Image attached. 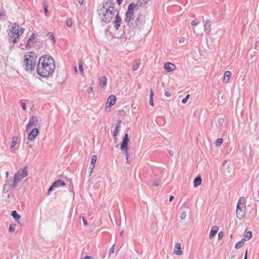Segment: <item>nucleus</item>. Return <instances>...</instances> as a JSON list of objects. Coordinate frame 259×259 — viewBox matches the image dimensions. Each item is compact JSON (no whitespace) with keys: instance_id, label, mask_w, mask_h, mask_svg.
Instances as JSON below:
<instances>
[{"instance_id":"20e7f679","label":"nucleus","mask_w":259,"mask_h":259,"mask_svg":"<svg viewBox=\"0 0 259 259\" xmlns=\"http://www.w3.org/2000/svg\"><path fill=\"white\" fill-rule=\"evenodd\" d=\"M24 28L20 27L19 24L14 23L11 28L8 32V40L10 42L15 44L17 42V39L24 32Z\"/></svg>"},{"instance_id":"69168bd1","label":"nucleus","mask_w":259,"mask_h":259,"mask_svg":"<svg viewBox=\"0 0 259 259\" xmlns=\"http://www.w3.org/2000/svg\"><path fill=\"white\" fill-rule=\"evenodd\" d=\"M122 233H123V231H122L120 233V236H122Z\"/></svg>"},{"instance_id":"338daca9","label":"nucleus","mask_w":259,"mask_h":259,"mask_svg":"<svg viewBox=\"0 0 259 259\" xmlns=\"http://www.w3.org/2000/svg\"><path fill=\"white\" fill-rule=\"evenodd\" d=\"M6 184H5L4 186V189H6Z\"/></svg>"},{"instance_id":"9d476101","label":"nucleus","mask_w":259,"mask_h":259,"mask_svg":"<svg viewBox=\"0 0 259 259\" xmlns=\"http://www.w3.org/2000/svg\"><path fill=\"white\" fill-rule=\"evenodd\" d=\"M243 207H244V206L243 205L242 206H239V205H237V208H236V215L238 219L241 220L243 219L244 215V212L243 210Z\"/></svg>"},{"instance_id":"7ed1b4c3","label":"nucleus","mask_w":259,"mask_h":259,"mask_svg":"<svg viewBox=\"0 0 259 259\" xmlns=\"http://www.w3.org/2000/svg\"><path fill=\"white\" fill-rule=\"evenodd\" d=\"M108 4L106 2L99 6L97 10L98 15L102 16L101 21L105 23H109L114 17V8L112 6H108Z\"/></svg>"},{"instance_id":"a211bd4d","label":"nucleus","mask_w":259,"mask_h":259,"mask_svg":"<svg viewBox=\"0 0 259 259\" xmlns=\"http://www.w3.org/2000/svg\"><path fill=\"white\" fill-rule=\"evenodd\" d=\"M219 230L218 227L214 226H213L211 229L210 233L209 234V238L211 239L212 238L217 234Z\"/></svg>"},{"instance_id":"c85d7f7f","label":"nucleus","mask_w":259,"mask_h":259,"mask_svg":"<svg viewBox=\"0 0 259 259\" xmlns=\"http://www.w3.org/2000/svg\"><path fill=\"white\" fill-rule=\"evenodd\" d=\"M79 70L81 75H83V68L82 66V63L81 61H79L78 63Z\"/></svg>"},{"instance_id":"423d86ee","label":"nucleus","mask_w":259,"mask_h":259,"mask_svg":"<svg viewBox=\"0 0 259 259\" xmlns=\"http://www.w3.org/2000/svg\"><path fill=\"white\" fill-rule=\"evenodd\" d=\"M129 141L130 139L128 138V134L126 133L123 138V140L120 145V149L123 152V153L125 155L126 159L127 160V162H128V159L129 156L128 148V144Z\"/></svg>"},{"instance_id":"680f3d73","label":"nucleus","mask_w":259,"mask_h":259,"mask_svg":"<svg viewBox=\"0 0 259 259\" xmlns=\"http://www.w3.org/2000/svg\"><path fill=\"white\" fill-rule=\"evenodd\" d=\"M123 0H116L117 3L120 5Z\"/></svg>"},{"instance_id":"6e6552de","label":"nucleus","mask_w":259,"mask_h":259,"mask_svg":"<svg viewBox=\"0 0 259 259\" xmlns=\"http://www.w3.org/2000/svg\"><path fill=\"white\" fill-rule=\"evenodd\" d=\"M37 121H38L37 118L36 116H31V117L29 119L28 123L27 125L26 132H28L29 130H30L31 127L33 125H34L35 126H37V124L36 123Z\"/></svg>"},{"instance_id":"ddd939ff","label":"nucleus","mask_w":259,"mask_h":259,"mask_svg":"<svg viewBox=\"0 0 259 259\" xmlns=\"http://www.w3.org/2000/svg\"><path fill=\"white\" fill-rule=\"evenodd\" d=\"M176 67V66L170 62H166L164 64V68L167 72L172 71Z\"/></svg>"},{"instance_id":"3c124183","label":"nucleus","mask_w":259,"mask_h":259,"mask_svg":"<svg viewBox=\"0 0 259 259\" xmlns=\"http://www.w3.org/2000/svg\"><path fill=\"white\" fill-rule=\"evenodd\" d=\"M21 106L24 110H25L26 109V106L25 103H21Z\"/></svg>"},{"instance_id":"393cba45","label":"nucleus","mask_w":259,"mask_h":259,"mask_svg":"<svg viewBox=\"0 0 259 259\" xmlns=\"http://www.w3.org/2000/svg\"><path fill=\"white\" fill-rule=\"evenodd\" d=\"M141 62L140 60H136L135 62V64L133 66V71L137 70L140 66Z\"/></svg>"},{"instance_id":"7c9ffc66","label":"nucleus","mask_w":259,"mask_h":259,"mask_svg":"<svg viewBox=\"0 0 259 259\" xmlns=\"http://www.w3.org/2000/svg\"><path fill=\"white\" fill-rule=\"evenodd\" d=\"M245 203V199L243 197H240L239 198V200L237 202V205L241 206V205H243Z\"/></svg>"},{"instance_id":"e2e57ef3","label":"nucleus","mask_w":259,"mask_h":259,"mask_svg":"<svg viewBox=\"0 0 259 259\" xmlns=\"http://www.w3.org/2000/svg\"><path fill=\"white\" fill-rule=\"evenodd\" d=\"M174 199V196H170L169 198V201H172V200Z\"/></svg>"},{"instance_id":"72a5a7b5","label":"nucleus","mask_w":259,"mask_h":259,"mask_svg":"<svg viewBox=\"0 0 259 259\" xmlns=\"http://www.w3.org/2000/svg\"><path fill=\"white\" fill-rule=\"evenodd\" d=\"M223 140L222 138L217 139L215 142V144L217 147H219L223 143Z\"/></svg>"},{"instance_id":"1a4fd4ad","label":"nucleus","mask_w":259,"mask_h":259,"mask_svg":"<svg viewBox=\"0 0 259 259\" xmlns=\"http://www.w3.org/2000/svg\"><path fill=\"white\" fill-rule=\"evenodd\" d=\"M39 130L37 128H33L28 135V140L33 141L37 136Z\"/></svg>"},{"instance_id":"0e129e2a","label":"nucleus","mask_w":259,"mask_h":259,"mask_svg":"<svg viewBox=\"0 0 259 259\" xmlns=\"http://www.w3.org/2000/svg\"><path fill=\"white\" fill-rule=\"evenodd\" d=\"M6 176L8 177V175H9V172L8 171H7L6 172Z\"/></svg>"},{"instance_id":"79ce46f5","label":"nucleus","mask_w":259,"mask_h":259,"mask_svg":"<svg viewBox=\"0 0 259 259\" xmlns=\"http://www.w3.org/2000/svg\"><path fill=\"white\" fill-rule=\"evenodd\" d=\"M43 5H44V11H45V15H47V14L48 13V6H47V5L46 3H44Z\"/></svg>"},{"instance_id":"dca6fc26","label":"nucleus","mask_w":259,"mask_h":259,"mask_svg":"<svg viewBox=\"0 0 259 259\" xmlns=\"http://www.w3.org/2000/svg\"><path fill=\"white\" fill-rule=\"evenodd\" d=\"M120 125H121V121L118 120L116 125L115 126V129H114V131L113 132V136L114 138H116L118 136V133L120 131Z\"/></svg>"},{"instance_id":"8fccbe9b","label":"nucleus","mask_w":259,"mask_h":259,"mask_svg":"<svg viewBox=\"0 0 259 259\" xmlns=\"http://www.w3.org/2000/svg\"><path fill=\"white\" fill-rule=\"evenodd\" d=\"M164 94L167 97H169L171 96V94L168 91H165Z\"/></svg>"},{"instance_id":"9b49d317","label":"nucleus","mask_w":259,"mask_h":259,"mask_svg":"<svg viewBox=\"0 0 259 259\" xmlns=\"http://www.w3.org/2000/svg\"><path fill=\"white\" fill-rule=\"evenodd\" d=\"M121 19L119 16V14H117L115 18V20L113 21L114 27L117 30L119 29L121 25Z\"/></svg>"},{"instance_id":"774afa93","label":"nucleus","mask_w":259,"mask_h":259,"mask_svg":"<svg viewBox=\"0 0 259 259\" xmlns=\"http://www.w3.org/2000/svg\"><path fill=\"white\" fill-rule=\"evenodd\" d=\"M75 72H77V68H76V67H75Z\"/></svg>"},{"instance_id":"09e8293b","label":"nucleus","mask_w":259,"mask_h":259,"mask_svg":"<svg viewBox=\"0 0 259 259\" xmlns=\"http://www.w3.org/2000/svg\"><path fill=\"white\" fill-rule=\"evenodd\" d=\"M198 23H199V22H197V21H196V20H195L191 22V25H192V26H195V25H196L198 24Z\"/></svg>"},{"instance_id":"bf43d9fd","label":"nucleus","mask_w":259,"mask_h":259,"mask_svg":"<svg viewBox=\"0 0 259 259\" xmlns=\"http://www.w3.org/2000/svg\"><path fill=\"white\" fill-rule=\"evenodd\" d=\"M244 259H247V250H246Z\"/></svg>"},{"instance_id":"a878e982","label":"nucleus","mask_w":259,"mask_h":259,"mask_svg":"<svg viewBox=\"0 0 259 259\" xmlns=\"http://www.w3.org/2000/svg\"><path fill=\"white\" fill-rule=\"evenodd\" d=\"M47 36H48L49 38L52 41V43L53 44H55V36L53 34V32H49L48 33V35Z\"/></svg>"},{"instance_id":"f03ea898","label":"nucleus","mask_w":259,"mask_h":259,"mask_svg":"<svg viewBox=\"0 0 259 259\" xmlns=\"http://www.w3.org/2000/svg\"><path fill=\"white\" fill-rule=\"evenodd\" d=\"M136 7L135 3L130 4L126 12L125 22L132 29L141 28L144 23L142 16L140 14L134 16V9Z\"/></svg>"},{"instance_id":"bb28decb","label":"nucleus","mask_w":259,"mask_h":259,"mask_svg":"<svg viewBox=\"0 0 259 259\" xmlns=\"http://www.w3.org/2000/svg\"><path fill=\"white\" fill-rule=\"evenodd\" d=\"M34 37H35V34L34 33H33L27 42L26 46L27 48L29 47H30V42H31V41H32L34 39Z\"/></svg>"},{"instance_id":"6e6d98bb","label":"nucleus","mask_w":259,"mask_h":259,"mask_svg":"<svg viewBox=\"0 0 259 259\" xmlns=\"http://www.w3.org/2000/svg\"><path fill=\"white\" fill-rule=\"evenodd\" d=\"M184 40H185V39H184V38H180V39H179V42L180 43H182V42H184Z\"/></svg>"},{"instance_id":"49530a36","label":"nucleus","mask_w":259,"mask_h":259,"mask_svg":"<svg viewBox=\"0 0 259 259\" xmlns=\"http://www.w3.org/2000/svg\"><path fill=\"white\" fill-rule=\"evenodd\" d=\"M149 104H150L151 106H154V102H153V98H150Z\"/></svg>"},{"instance_id":"c9c22d12","label":"nucleus","mask_w":259,"mask_h":259,"mask_svg":"<svg viewBox=\"0 0 259 259\" xmlns=\"http://www.w3.org/2000/svg\"><path fill=\"white\" fill-rule=\"evenodd\" d=\"M143 2H141L140 4H139V2H137V4H136L137 6H142L143 5H145L147 3V2L149 1V0H142Z\"/></svg>"},{"instance_id":"cd10ccee","label":"nucleus","mask_w":259,"mask_h":259,"mask_svg":"<svg viewBox=\"0 0 259 259\" xmlns=\"http://www.w3.org/2000/svg\"><path fill=\"white\" fill-rule=\"evenodd\" d=\"M6 16V12L5 10H2L0 11V20H4Z\"/></svg>"},{"instance_id":"5701e85b","label":"nucleus","mask_w":259,"mask_h":259,"mask_svg":"<svg viewBox=\"0 0 259 259\" xmlns=\"http://www.w3.org/2000/svg\"><path fill=\"white\" fill-rule=\"evenodd\" d=\"M107 78L105 76H102L100 78V86L104 88L106 85Z\"/></svg>"},{"instance_id":"c03bdc74","label":"nucleus","mask_w":259,"mask_h":259,"mask_svg":"<svg viewBox=\"0 0 259 259\" xmlns=\"http://www.w3.org/2000/svg\"><path fill=\"white\" fill-rule=\"evenodd\" d=\"M224 236V232L222 231H221L218 234V239H222Z\"/></svg>"},{"instance_id":"f704fd0d","label":"nucleus","mask_w":259,"mask_h":259,"mask_svg":"<svg viewBox=\"0 0 259 259\" xmlns=\"http://www.w3.org/2000/svg\"><path fill=\"white\" fill-rule=\"evenodd\" d=\"M186 217H187V214L185 211L181 212L180 215V218L181 220H184V219H185Z\"/></svg>"},{"instance_id":"4c0bfd02","label":"nucleus","mask_w":259,"mask_h":259,"mask_svg":"<svg viewBox=\"0 0 259 259\" xmlns=\"http://www.w3.org/2000/svg\"><path fill=\"white\" fill-rule=\"evenodd\" d=\"M66 25L69 27L72 26V22L70 18H68L66 19Z\"/></svg>"},{"instance_id":"412c9836","label":"nucleus","mask_w":259,"mask_h":259,"mask_svg":"<svg viewBox=\"0 0 259 259\" xmlns=\"http://www.w3.org/2000/svg\"><path fill=\"white\" fill-rule=\"evenodd\" d=\"M11 216L16 221L18 222L20 219V215L17 212L16 210H13L12 211Z\"/></svg>"},{"instance_id":"58836bf2","label":"nucleus","mask_w":259,"mask_h":259,"mask_svg":"<svg viewBox=\"0 0 259 259\" xmlns=\"http://www.w3.org/2000/svg\"><path fill=\"white\" fill-rule=\"evenodd\" d=\"M31 141L30 140H28V139H26L24 143L29 148H31L32 146V145L30 144L29 143L30 142H31Z\"/></svg>"},{"instance_id":"e433bc0d","label":"nucleus","mask_w":259,"mask_h":259,"mask_svg":"<svg viewBox=\"0 0 259 259\" xmlns=\"http://www.w3.org/2000/svg\"><path fill=\"white\" fill-rule=\"evenodd\" d=\"M19 181H20V180H18V179L17 178H16L15 177H14V181H13V184L12 185V187L13 188L16 187L17 185V183Z\"/></svg>"},{"instance_id":"2f4dec72","label":"nucleus","mask_w":259,"mask_h":259,"mask_svg":"<svg viewBox=\"0 0 259 259\" xmlns=\"http://www.w3.org/2000/svg\"><path fill=\"white\" fill-rule=\"evenodd\" d=\"M16 225L15 224H11L10 225L9 228V231L11 233H13L16 229Z\"/></svg>"},{"instance_id":"2eb2a0df","label":"nucleus","mask_w":259,"mask_h":259,"mask_svg":"<svg viewBox=\"0 0 259 259\" xmlns=\"http://www.w3.org/2000/svg\"><path fill=\"white\" fill-rule=\"evenodd\" d=\"M204 31L206 34L209 33L210 31V27H211V21L209 20H207L205 22L204 25Z\"/></svg>"},{"instance_id":"4d7b16f0","label":"nucleus","mask_w":259,"mask_h":259,"mask_svg":"<svg viewBox=\"0 0 259 259\" xmlns=\"http://www.w3.org/2000/svg\"><path fill=\"white\" fill-rule=\"evenodd\" d=\"M169 154L170 155V156H173L174 155V152L171 150H169Z\"/></svg>"},{"instance_id":"0eeeda50","label":"nucleus","mask_w":259,"mask_h":259,"mask_svg":"<svg viewBox=\"0 0 259 259\" xmlns=\"http://www.w3.org/2000/svg\"><path fill=\"white\" fill-rule=\"evenodd\" d=\"M28 175L27 171L26 170V166H25L23 169L19 170L14 175V177L18 178V180L21 181L22 179L24 178Z\"/></svg>"},{"instance_id":"5fc2aeb1","label":"nucleus","mask_w":259,"mask_h":259,"mask_svg":"<svg viewBox=\"0 0 259 259\" xmlns=\"http://www.w3.org/2000/svg\"><path fill=\"white\" fill-rule=\"evenodd\" d=\"M153 95H154L153 91L152 89H151L150 91V98H153Z\"/></svg>"},{"instance_id":"f3484780","label":"nucleus","mask_w":259,"mask_h":259,"mask_svg":"<svg viewBox=\"0 0 259 259\" xmlns=\"http://www.w3.org/2000/svg\"><path fill=\"white\" fill-rule=\"evenodd\" d=\"M53 184V187H55L56 188L64 186L66 185L65 182L60 179L55 181Z\"/></svg>"},{"instance_id":"f8f14e48","label":"nucleus","mask_w":259,"mask_h":259,"mask_svg":"<svg viewBox=\"0 0 259 259\" xmlns=\"http://www.w3.org/2000/svg\"><path fill=\"white\" fill-rule=\"evenodd\" d=\"M173 252L174 254L180 255L182 254V251L180 242H176L174 248Z\"/></svg>"},{"instance_id":"37998d69","label":"nucleus","mask_w":259,"mask_h":259,"mask_svg":"<svg viewBox=\"0 0 259 259\" xmlns=\"http://www.w3.org/2000/svg\"><path fill=\"white\" fill-rule=\"evenodd\" d=\"M114 246H115V245L113 244L111 247L110 248V250H109V255H110L112 253H113L114 251Z\"/></svg>"},{"instance_id":"864d4df0","label":"nucleus","mask_w":259,"mask_h":259,"mask_svg":"<svg viewBox=\"0 0 259 259\" xmlns=\"http://www.w3.org/2000/svg\"><path fill=\"white\" fill-rule=\"evenodd\" d=\"M83 223L84 226H87L88 225L87 221L84 219V217H82Z\"/></svg>"},{"instance_id":"c756f323","label":"nucleus","mask_w":259,"mask_h":259,"mask_svg":"<svg viewBox=\"0 0 259 259\" xmlns=\"http://www.w3.org/2000/svg\"><path fill=\"white\" fill-rule=\"evenodd\" d=\"M17 137H13L12 138V142L11 143V149H12L13 147L15 146V145L17 144Z\"/></svg>"},{"instance_id":"4468645a","label":"nucleus","mask_w":259,"mask_h":259,"mask_svg":"<svg viewBox=\"0 0 259 259\" xmlns=\"http://www.w3.org/2000/svg\"><path fill=\"white\" fill-rule=\"evenodd\" d=\"M116 101V98L114 95H110L108 99L107 102V105L108 104V107H111L115 104Z\"/></svg>"},{"instance_id":"603ef678","label":"nucleus","mask_w":259,"mask_h":259,"mask_svg":"<svg viewBox=\"0 0 259 259\" xmlns=\"http://www.w3.org/2000/svg\"><path fill=\"white\" fill-rule=\"evenodd\" d=\"M93 88H92V87H89V88H88V93H92V92H93Z\"/></svg>"},{"instance_id":"de8ad7c7","label":"nucleus","mask_w":259,"mask_h":259,"mask_svg":"<svg viewBox=\"0 0 259 259\" xmlns=\"http://www.w3.org/2000/svg\"><path fill=\"white\" fill-rule=\"evenodd\" d=\"M55 187H53V184L50 186V187L49 188L48 194H49L50 192H51L53 189H54Z\"/></svg>"},{"instance_id":"052dcab7","label":"nucleus","mask_w":259,"mask_h":259,"mask_svg":"<svg viewBox=\"0 0 259 259\" xmlns=\"http://www.w3.org/2000/svg\"><path fill=\"white\" fill-rule=\"evenodd\" d=\"M78 3L80 5H83V0H77Z\"/></svg>"},{"instance_id":"39448f33","label":"nucleus","mask_w":259,"mask_h":259,"mask_svg":"<svg viewBox=\"0 0 259 259\" xmlns=\"http://www.w3.org/2000/svg\"><path fill=\"white\" fill-rule=\"evenodd\" d=\"M37 62V57L33 52L24 56V66L26 71H31L34 70Z\"/></svg>"},{"instance_id":"4be33fe9","label":"nucleus","mask_w":259,"mask_h":259,"mask_svg":"<svg viewBox=\"0 0 259 259\" xmlns=\"http://www.w3.org/2000/svg\"><path fill=\"white\" fill-rule=\"evenodd\" d=\"M245 241V238H242L240 241H238L235 245V248L236 249H238L242 247V246L244 244V241Z\"/></svg>"},{"instance_id":"aec40b11","label":"nucleus","mask_w":259,"mask_h":259,"mask_svg":"<svg viewBox=\"0 0 259 259\" xmlns=\"http://www.w3.org/2000/svg\"><path fill=\"white\" fill-rule=\"evenodd\" d=\"M202 182V179L200 176L196 177L193 182V185L194 187H197L201 185Z\"/></svg>"},{"instance_id":"13d9d810","label":"nucleus","mask_w":259,"mask_h":259,"mask_svg":"<svg viewBox=\"0 0 259 259\" xmlns=\"http://www.w3.org/2000/svg\"><path fill=\"white\" fill-rule=\"evenodd\" d=\"M83 259H93V257L91 256H86Z\"/></svg>"},{"instance_id":"a18cd8bd","label":"nucleus","mask_w":259,"mask_h":259,"mask_svg":"<svg viewBox=\"0 0 259 259\" xmlns=\"http://www.w3.org/2000/svg\"><path fill=\"white\" fill-rule=\"evenodd\" d=\"M159 180H155L153 184V186H158L159 185Z\"/></svg>"},{"instance_id":"473e14b6","label":"nucleus","mask_w":259,"mask_h":259,"mask_svg":"<svg viewBox=\"0 0 259 259\" xmlns=\"http://www.w3.org/2000/svg\"><path fill=\"white\" fill-rule=\"evenodd\" d=\"M97 156L96 155H94L91 157V164L95 165V163L97 161Z\"/></svg>"},{"instance_id":"ea45409f","label":"nucleus","mask_w":259,"mask_h":259,"mask_svg":"<svg viewBox=\"0 0 259 259\" xmlns=\"http://www.w3.org/2000/svg\"><path fill=\"white\" fill-rule=\"evenodd\" d=\"M189 97H190L189 94H188V95L185 97V98H184L183 99H182V103L183 104H185V103H186V102H187V101H188V99H189Z\"/></svg>"},{"instance_id":"a19ab883","label":"nucleus","mask_w":259,"mask_h":259,"mask_svg":"<svg viewBox=\"0 0 259 259\" xmlns=\"http://www.w3.org/2000/svg\"><path fill=\"white\" fill-rule=\"evenodd\" d=\"M94 167H95V165L92 164H92L90 163V166L89 167V169L90 171V176L91 175V174L94 170Z\"/></svg>"},{"instance_id":"b1692460","label":"nucleus","mask_w":259,"mask_h":259,"mask_svg":"<svg viewBox=\"0 0 259 259\" xmlns=\"http://www.w3.org/2000/svg\"><path fill=\"white\" fill-rule=\"evenodd\" d=\"M252 237V232L251 231H247L244 234V238L245 239V240H249Z\"/></svg>"},{"instance_id":"f257e3e1","label":"nucleus","mask_w":259,"mask_h":259,"mask_svg":"<svg viewBox=\"0 0 259 259\" xmlns=\"http://www.w3.org/2000/svg\"><path fill=\"white\" fill-rule=\"evenodd\" d=\"M55 69V61L51 56L46 55L39 58L36 71L40 76L48 77L53 74Z\"/></svg>"},{"instance_id":"6ab92c4d","label":"nucleus","mask_w":259,"mask_h":259,"mask_svg":"<svg viewBox=\"0 0 259 259\" xmlns=\"http://www.w3.org/2000/svg\"><path fill=\"white\" fill-rule=\"evenodd\" d=\"M231 74H232L231 72L229 71H227L225 72L224 77H223V81L225 83H227L229 82V79H230V77Z\"/></svg>"}]
</instances>
